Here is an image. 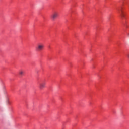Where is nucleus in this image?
<instances>
[{
    "label": "nucleus",
    "instance_id": "nucleus-1",
    "mask_svg": "<svg viewBox=\"0 0 129 129\" xmlns=\"http://www.w3.org/2000/svg\"><path fill=\"white\" fill-rule=\"evenodd\" d=\"M58 17H59V13L57 11H54L51 15V19L52 21H55V20H56Z\"/></svg>",
    "mask_w": 129,
    "mask_h": 129
},
{
    "label": "nucleus",
    "instance_id": "nucleus-2",
    "mask_svg": "<svg viewBox=\"0 0 129 129\" xmlns=\"http://www.w3.org/2000/svg\"><path fill=\"white\" fill-rule=\"evenodd\" d=\"M44 44L42 43H39L36 47V51H38V52H39L40 51H42V50L44 49Z\"/></svg>",
    "mask_w": 129,
    "mask_h": 129
},
{
    "label": "nucleus",
    "instance_id": "nucleus-3",
    "mask_svg": "<svg viewBox=\"0 0 129 129\" xmlns=\"http://www.w3.org/2000/svg\"><path fill=\"white\" fill-rule=\"evenodd\" d=\"M46 87V83L45 82H42L39 84V88L40 90H43V88Z\"/></svg>",
    "mask_w": 129,
    "mask_h": 129
},
{
    "label": "nucleus",
    "instance_id": "nucleus-4",
    "mask_svg": "<svg viewBox=\"0 0 129 129\" xmlns=\"http://www.w3.org/2000/svg\"><path fill=\"white\" fill-rule=\"evenodd\" d=\"M120 17L122 20H123V18L125 17V15L124 14V13H123V12H122V11H121Z\"/></svg>",
    "mask_w": 129,
    "mask_h": 129
},
{
    "label": "nucleus",
    "instance_id": "nucleus-5",
    "mask_svg": "<svg viewBox=\"0 0 129 129\" xmlns=\"http://www.w3.org/2000/svg\"><path fill=\"white\" fill-rule=\"evenodd\" d=\"M24 72H25L24 71V70H21L19 71V74L20 75H21V76H22L24 75Z\"/></svg>",
    "mask_w": 129,
    "mask_h": 129
},
{
    "label": "nucleus",
    "instance_id": "nucleus-6",
    "mask_svg": "<svg viewBox=\"0 0 129 129\" xmlns=\"http://www.w3.org/2000/svg\"><path fill=\"white\" fill-rule=\"evenodd\" d=\"M127 57H129V53L127 54Z\"/></svg>",
    "mask_w": 129,
    "mask_h": 129
}]
</instances>
